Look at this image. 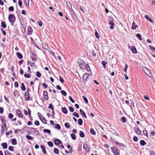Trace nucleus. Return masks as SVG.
<instances>
[{"mask_svg":"<svg viewBox=\"0 0 155 155\" xmlns=\"http://www.w3.org/2000/svg\"><path fill=\"white\" fill-rule=\"evenodd\" d=\"M8 18L9 21L11 23V25H14V22L15 20V18L14 15L13 14L9 15L8 16Z\"/></svg>","mask_w":155,"mask_h":155,"instance_id":"f257e3e1","label":"nucleus"},{"mask_svg":"<svg viewBox=\"0 0 155 155\" xmlns=\"http://www.w3.org/2000/svg\"><path fill=\"white\" fill-rule=\"evenodd\" d=\"M78 63L80 67L82 69H84L85 66V63L84 62L81 60H80L78 61Z\"/></svg>","mask_w":155,"mask_h":155,"instance_id":"f03ea898","label":"nucleus"},{"mask_svg":"<svg viewBox=\"0 0 155 155\" xmlns=\"http://www.w3.org/2000/svg\"><path fill=\"white\" fill-rule=\"evenodd\" d=\"M112 151L115 155H119V153L117 148L113 147L112 148Z\"/></svg>","mask_w":155,"mask_h":155,"instance_id":"7ed1b4c3","label":"nucleus"},{"mask_svg":"<svg viewBox=\"0 0 155 155\" xmlns=\"http://www.w3.org/2000/svg\"><path fill=\"white\" fill-rule=\"evenodd\" d=\"M110 20L109 21V24L110 25H111V26L110 27V28L111 29H113L114 28V23L112 19L111 18H110Z\"/></svg>","mask_w":155,"mask_h":155,"instance_id":"20e7f679","label":"nucleus"},{"mask_svg":"<svg viewBox=\"0 0 155 155\" xmlns=\"http://www.w3.org/2000/svg\"><path fill=\"white\" fill-rule=\"evenodd\" d=\"M83 148L87 152H88L90 151V148L89 147L88 145L86 144H84Z\"/></svg>","mask_w":155,"mask_h":155,"instance_id":"39448f33","label":"nucleus"},{"mask_svg":"<svg viewBox=\"0 0 155 155\" xmlns=\"http://www.w3.org/2000/svg\"><path fill=\"white\" fill-rule=\"evenodd\" d=\"M16 112L17 115L18 117L22 118L23 115L21 114V111L19 109L16 110Z\"/></svg>","mask_w":155,"mask_h":155,"instance_id":"423d86ee","label":"nucleus"},{"mask_svg":"<svg viewBox=\"0 0 155 155\" xmlns=\"http://www.w3.org/2000/svg\"><path fill=\"white\" fill-rule=\"evenodd\" d=\"M24 97L26 100L28 101L30 99L29 93L25 92L24 94Z\"/></svg>","mask_w":155,"mask_h":155,"instance_id":"0eeeda50","label":"nucleus"},{"mask_svg":"<svg viewBox=\"0 0 155 155\" xmlns=\"http://www.w3.org/2000/svg\"><path fill=\"white\" fill-rule=\"evenodd\" d=\"M146 70H147V73L146 72V74L150 78H153V75L151 73L149 69L146 68Z\"/></svg>","mask_w":155,"mask_h":155,"instance_id":"6e6552de","label":"nucleus"},{"mask_svg":"<svg viewBox=\"0 0 155 155\" xmlns=\"http://www.w3.org/2000/svg\"><path fill=\"white\" fill-rule=\"evenodd\" d=\"M54 144L57 145L61 143H62L61 141L59 139H55L54 140Z\"/></svg>","mask_w":155,"mask_h":155,"instance_id":"1a4fd4ad","label":"nucleus"},{"mask_svg":"<svg viewBox=\"0 0 155 155\" xmlns=\"http://www.w3.org/2000/svg\"><path fill=\"white\" fill-rule=\"evenodd\" d=\"M43 96L44 98L46 100H48V93L47 91H44L43 92Z\"/></svg>","mask_w":155,"mask_h":155,"instance_id":"9d476101","label":"nucleus"},{"mask_svg":"<svg viewBox=\"0 0 155 155\" xmlns=\"http://www.w3.org/2000/svg\"><path fill=\"white\" fill-rule=\"evenodd\" d=\"M80 112L81 114L82 115V116H83V117H84V118H87V117L86 115V114H85V112L82 110L80 109Z\"/></svg>","mask_w":155,"mask_h":155,"instance_id":"9b49d317","label":"nucleus"},{"mask_svg":"<svg viewBox=\"0 0 155 155\" xmlns=\"http://www.w3.org/2000/svg\"><path fill=\"white\" fill-rule=\"evenodd\" d=\"M13 94L14 97H18L20 96V94L18 91L17 90H15L13 92Z\"/></svg>","mask_w":155,"mask_h":155,"instance_id":"f8f14e48","label":"nucleus"},{"mask_svg":"<svg viewBox=\"0 0 155 155\" xmlns=\"http://www.w3.org/2000/svg\"><path fill=\"white\" fill-rule=\"evenodd\" d=\"M146 19L149 21L150 22L152 23V24H153V20L150 17H149L147 15H146Z\"/></svg>","mask_w":155,"mask_h":155,"instance_id":"ddd939ff","label":"nucleus"},{"mask_svg":"<svg viewBox=\"0 0 155 155\" xmlns=\"http://www.w3.org/2000/svg\"><path fill=\"white\" fill-rule=\"evenodd\" d=\"M134 130L136 133L140 135L141 134V131L139 129L138 127L134 128Z\"/></svg>","mask_w":155,"mask_h":155,"instance_id":"4468645a","label":"nucleus"},{"mask_svg":"<svg viewBox=\"0 0 155 155\" xmlns=\"http://www.w3.org/2000/svg\"><path fill=\"white\" fill-rule=\"evenodd\" d=\"M31 129H33L34 130V132L35 134L37 136L40 135L39 132L38 130H36V129L33 127H31Z\"/></svg>","mask_w":155,"mask_h":155,"instance_id":"2eb2a0df","label":"nucleus"},{"mask_svg":"<svg viewBox=\"0 0 155 155\" xmlns=\"http://www.w3.org/2000/svg\"><path fill=\"white\" fill-rule=\"evenodd\" d=\"M89 76V74H84L83 75V80H85L86 81L87 79H88Z\"/></svg>","mask_w":155,"mask_h":155,"instance_id":"dca6fc26","label":"nucleus"},{"mask_svg":"<svg viewBox=\"0 0 155 155\" xmlns=\"http://www.w3.org/2000/svg\"><path fill=\"white\" fill-rule=\"evenodd\" d=\"M62 112L64 114H66L68 113V111L65 107H62L61 108Z\"/></svg>","mask_w":155,"mask_h":155,"instance_id":"f3484780","label":"nucleus"},{"mask_svg":"<svg viewBox=\"0 0 155 155\" xmlns=\"http://www.w3.org/2000/svg\"><path fill=\"white\" fill-rule=\"evenodd\" d=\"M11 143L13 145H15L17 144V141L15 139L13 138L11 140Z\"/></svg>","mask_w":155,"mask_h":155,"instance_id":"a211bd4d","label":"nucleus"},{"mask_svg":"<svg viewBox=\"0 0 155 155\" xmlns=\"http://www.w3.org/2000/svg\"><path fill=\"white\" fill-rule=\"evenodd\" d=\"M1 145L2 146V148L4 149L7 148L8 146L7 144L6 143H2Z\"/></svg>","mask_w":155,"mask_h":155,"instance_id":"6ab92c4d","label":"nucleus"},{"mask_svg":"<svg viewBox=\"0 0 155 155\" xmlns=\"http://www.w3.org/2000/svg\"><path fill=\"white\" fill-rule=\"evenodd\" d=\"M138 26L134 22L132 24V28L133 30H134L136 29V28Z\"/></svg>","mask_w":155,"mask_h":155,"instance_id":"aec40b11","label":"nucleus"},{"mask_svg":"<svg viewBox=\"0 0 155 155\" xmlns=\"http://www.w3.org/2000/svg\"><path fill=\"white\" fill-rule=\"evenodd\" d=\"M16 55L17 57L20 59L22 58L23 56L19 52L16 53Z\"/></svg>","mask_w":155,"mask_h":155,"instance_id":"412c9836","label":"nucleus"},{"mask_svg":"<svg viewBox=\"0 0 155 155\" xmlns=\"http://www.w3.org/2000/svg\"><path fill=\"white\" fill-rule=\"evenodd\" d=\"M21 88L23 91H25L26 90V88L24 83H22L21 85Z\"/></svg>","mask_w":155,"mask_h":155,"instance_id":"4be33fe9","label":"nucleus"},{"mask_svg":"<svg viewBox=\"0 0 155 155\" xmlns=\"http://www.w3.org/2000/svg\"><path fill=\"white\" fill-rule=\"evenodd\" d=\"M79 135L82 138L84 137L85 136L84 133L82 131H80Z\"/></svg>","mask_w":155,"mask_h":155,"instance_id":"5701e85b","label":"nucleus"},{"mask_svg":"<svg viewBox=\"0 0 155 155\" xmlns=\"http://www.w3.org/2000/svg\"><path fill=\"white\" fill-rule=\"evenodd\" d=\"M149 48L153 52L155 53V48L153 47V46L150 45H149Z\"/></svg>","mask_w":155,"mask_h":155,"instance_id":"b1692460","label":"nucleus"},{"mask_svg":"<svg viewBox=\"0 0 155 155\" xmlns=\"http://www.w3.org/2000/svg\"><path fill=\"white\" fill-rule=\"evenodd\" d=\"M55 125V128H56L57 129L59 130L61 128L60 126L58 124H54Z\"/></svg>","mask_w":155,"mask_h":155,"instance_id":"393cba45","label":"nucleus"},{"mask_svg":"<svg viewBox=\"0 0 155 155\" xmlns=\"http://www.w3.org/2000/svg\"><path fill=\"white\" fill-rule=\"evenodd\" d=\"M1 26L3 28H5L6 27V25L5 22L2 21L1 23Z\"/></svg>","mask_w":155,"mask_h":155,"instance_id":"a878e982","label":"nucleus"},{"mask_svg":"<svg viewBox=\"0 0 155 155\" xmlns=\"http://www.w3.org/2000/svg\"><path fill=\"white\" fill-rule=\"evenodd\" d=\"M65 127L67 129H69L70 127V124L69 123L66 122L64 124Z\"/></svg>","mask_w":155,"mask_h":155,"instance_id":"bb28decb","label":"nucleus"},{"mask_svg":"<svg viewBox=\"0 0 155 155\" xmlns=\"http://www.w3.org/2000/svg\"><path fill=\"white\" fill-rule=\"evenodd\" d=\"M43 132L44 133H47L48 134H50L51 133V130L48 129H45L43 130Z\"/></svg>","mask_w":155,"mask_h":155,"instance_id":"cd10ccee","label":"nucleus"},{"mask_svg":"<svg viewBox=\"0 0 155 155\" xmlns=\"http://www.w3.org/2000/svg\"><path fill=\"white\" fill-rule=\"evenodd\" d=\"M90 132L93 135H95L96 134V132L93 129L91 128L90 129Z\"/></svg>","mask_w":155,"mask_h":155,"instance_id":"c85d7f7f","label":"nucleus"},{"mask_svg":"<svg viewBox=\"0 0 155 155\" xmlns=\"http://www.w3.org/2000/svg\"><path fill=\"white\" fill-rule=\"evenodd\" d=\"M78 122L79 125H82L83 124V120L81 119L80 118L78 119Z\"/></svg>","mask_w":155,"mask_h":155,"instance_id":"c756f323","label":"nucleus"},{"mask_svg":"<svg viewBox=\"0 0 155 155\" xmlns=\"http://www.w3.org/2000/svg\"><path fill=\"white\" fill-rule=\"evenodd\" d=\"M68 3L69 4H70V5L71 7V8H70V9L71 10L72 13L74 15L75 14L74 12V11L72 9L71 5V3L69 2H68Z\"/></svg>","mask_w":155,"mask_h":155,"instance_id":"7c9ffc66","label":"nucleus"},{"mask_svg":"<svg viewBox=\"0 0 155 155\" xmlns=\"http://www.w3.org/2000/svg\"><path fill=\"white\" fill-rule=\"evenodd\" d=\"M26 137L29 140H33L34 139L33 137H32L28 135H26Z\"/></svg>","mask_w":155,"mask_h":155,"instance_id":"2f4dec72","label":"nucleus"},{"mask_svg":"<svg viewBox=\"0 0 155 155\" xmlns=\"http://www.w3.org/2000/svg\"><path fill=\"white\" fill-rule=\"evenodd\" d=\"M54 152L55 153L58 154L59 153V151L57 148H55L54 149Z\"/></svg>","mask_w":155,"mask_h":155,"instance_id":"473e14b6","label":"nucleus"},{"mask_svg":"<svg viewBox=\"0 0 155 155\" xmlns=\"http://www.w3.org/2000/svg\"><path fill=\"white\" fill-rule=\"evenodd\" d=\"M73 115L77 118L79 117L78 114L76 112H75L73 113Z\"/></svg>","mask_w":155,"mask_h":155,"instance_id":"72a5a7b5","label":"nucleus"},{"mask_svg":"<svg viewBox=\"0 0 155 155\" xmlns=\"http://www.w3.org/2000/svg\"><path fill=\"white\" fill-rule=\"evenodd\" d=\"M84 68H86L87 70L88 71H91V69H90V68L88 64H87L86 65H85Z\"/></svg>","mask_w":155,"mask_h":155,"instance_id":"f704fd0d","label":"nucleus"},{"mask_svg":"<svg viewBox=\"0 0 155 155\" xmlns=\"http://www.w3.org/2000/svg\"><path fill=\"white\" fill-rule=\"evenodd\" d=\"M71 138L73 140H75L76 139L75 135L74 134H71Z\"/></svg>","mask_w":155,"mask_h":155,"instance_id":"c9c22d12","label":"nucleus"},{"mask_svg":"<svg viewBox=\"0 0 155 155\" xmlns=\"http://www.w3.org/2000/svg\"><path fill=\"white\" fill-rule=\"evenodd\" d=\"M47 143H48V145L49 147H52L53 145V143H52V142H51V141L48 142H47Z\"/></svg>","mask_w":155,"mask_h":155,"instance_id":"e433bc0d","label":"nucleus"},{"mask_svg":"<svg viewBox=\"0 0 155 155\" xmlns=\"http://www.w3.org/2000/svg\"><path fill=\"white\" fill-rule=\"evenodd\" d=\"M48 108H50L52 110H54V107L53 106V105L52 104H50L49 105V106L48 107Z\"/></svg>","mask_w":155,"mask_h":155,"instance_id":"4c0bfd02","label":"nucleus"},{"mask_svg":"<svg viewBox=\"0 0 155 155\" xmlns=\"http://www.w3.org/2000/svg\"><path fill=\"white\" fill-rule=\"evenodd\" d=\"M140 143L141 146H144L145 144V142L143 140H141L140 142Z\"/></svg>","mask_w":155,"mask_h":155,"instance_id":"58836bf2","label":"nucleus"},{"mask_svg":"<svg viewBox=\"0 0 155 155\" xmlns=\"http://www.w3.org/2000/svg\"><path fill=\"white\" fill-rule=\"evenodd\" d=\"M31 58L32 60L34 61V62L36 61L37 58L35 55H34V56H31Z\"/></svg>","mask_w":155,"mask_h":155,"instance_id":"ea45409f","label":"nucleus"},{"mask_svg":"<svg viewBox=\"0 0 155 155\" xmlns=\"http://www.w3.org/2000/svg\"><path fill=\"white\" fill-rule=\"evenodd\" d=\"M137 37L141 41L142 40V38L141 37V35L140 34H137Z\"/></svg>","mask_w":155,"mask_h":155,"instance_id":"a19ab883","label":"nucleus"},{"mask_svg":"<svg viewBox=\"0 0 155 155\" xmlns=\"http://www.w3.org/2000/svg\"><path fill=\"white\" fill-rule=\"evenodd\" d=\"M82 97L83 98L84 101H85L86 103H87L88 102V100L87 98L84 96H82Z\"/></svg>","mask_w":155,"mask_h":155,"instance_id":"79ce46f5","label":"nucleus"},{"mask_svg":"<svg viewBox=\"0 0 155 155\" xmlns=\"http://www.w3.org/2000/svg\"><path fill=\"white\" fill-rule=\"evenodd\" d=\"M121 121L123 123L126 122V120L125 117H122L121 119Z\"/></svg>","mask_w":155,"mask_h":155,"instance_id":"37998d69","label":"nucleus"},{"mask_svg":"<svg viewBox=\"0 0 155 155\" xmlns=\"http://www.w3.org/2000/svg\"><path fill=\"white\" fill-rule=\"evenodd\" d=\"M131 51L132 52L134 53H136L137 52V51L136 48L134 47L133 48H132Z\"/></svg>","mask_w":155,"mask_h":155,"instance_id":"c03bdc74","label":"nucleus"},{"mask_svg":"<svg viewBox=\"0 0 155 155\" xmlns=\"http://www.w3.org/2000/svg\"><path fill=\"white\" fill-rule=\"evenodd\" d=\"M61 93L64 96H66L67 95L66 92L64 90H61Z\"/></svg>","mask_w":155,"mask_h":155,"instance_id":"a18cd8bd","label":"nucleus"},{"mask_svg":"<svg viewBox=\"0 0 155 155\" xmlns=\"http://www.w3.org/2000/svg\"><path fill=\"white\" fill-rule=\"evenodd\" d=\"M32 30H31V28H29V29L28 30V35H30L31 34L32 32Z\"/></svg>","mask_w":155,"mask_h":155,"instance_id":"49530a36","label":"nucleus"},{"mask_svg":"<svg viewBox=\"0 0 155 155\" xmlns=\"http://www.w3.org/2000/svg\"><path fill=\"white\" fill-rule=\"evenodd\" d=\"M102 63L103 65L104 68H105L106 67V64L107 63V62H105L104 61H102Z\"/></svg>","mask_w":155,"mask_h":155,"instance_id":"de8ad7c7","label":"nucleus"},{"mask_svg":"<svg viewBox=\"0 0 155 155\" xmlns=\"http://www.w3.org/2000/svg\"><path fill=\"white\" fill-rule=\"evenodd\" d=\"M36 75L38 77H40L41 75V73L39 71H37L36 73Z\"/></svg>","mask_w":155,"mask_h":155,"instance_id":"09e8293b","label":"nucleus"},{"mask_svg":"<svg viewBox=\"0 0 155 155\" xmlns=\"http://www.w3.org/2000/svg\"><path fill=\"white\" fill-rule=\"evenodd\" d=\"M0 118L1 120L2 121V122L3 123V124H5L6 122L5 120L3 117H1Z\"/></svg>","mask_w":155,"mask_h":155,"instance_id":"8fccbe9b","label":"nucleus"},{"mask_svg":"<svg viewBox=\"0 0 155 155\" xmlns=\"http://www.w3.org/2000/svg\"><path fill=\"white\" fill-rule=\"evenodd\" d=\"M68 108H69V110L71 112H72L74 111V109L72 107L70 106Z\"/></svg>","mask_w":155,"mask_h":155,"instance_id":"3c124183","label":"nucleus"},{"mask_svg":"<svg viewBox=\"0 0 155 155\" xmlns=\"http://www.w3.org/2000/svg\"><path fill=\"white\" fill-rule=\"evenodd\" d=\"M8 10L10 11H13L14 10V7L12 6H11L9 8Z\"/></svg>","mask_w":155,"mask_h":155,"instance_id":"603ef678","label":"nucleus"},{"mask_svg":"<svg viewBox=\"0 0 155 155\" xmlns=\"http://www.w3.org/2000/svg\"><path fill=\"white\" fill-rule=\"evenodd\" d=\"M34 123L35 125L36 126H39L40 124L38 120H35Z\"/></svg>","mask_w":155,"mask_h":155,"instance_id":"864d4df0","label":"nucleus"},{"mask_svg":"<svg viewBox=\"0 0 155 155\" xmlns=\"http://www.w3.org/2000/svg\"><path fill=\"white\" fill-rule=\"evenodd\" d=\"M28 115H29V117L30 118H31V110L28 108Z\"/></svg>","mask_w":155,"mask_h":155,"instance_id":"5fc2aeb1","label":"nucleus"},{"mask_svg":"<svg viewBox=\"0 0 155 155\" xmlns=\"http://www.w3.org/2000/svg\"><path fill=\"white\" fill-rule=\"evenodd\" d=\"M24 76L25 77L28 78H29L31 77V75H29L26 73L24 74Z\"/></svg>","mask_w":155,"mask_h":155,"instance_id":"6e6d98bb","label":"nucleus"},{"mask_svg":"<svg viewBox=\"0 0 155 155\" xmlns=\"http://www.w3.org/2000/svg\"><path fill=\"white\" fill-rule=\"evenodd\" d=\"M12 132L11 130H10L9 131L7 132L6 133V135H9L11 134H12Z\"/></svg>","mask_w":155,"mask_h":155,"instance_id":"4d7b16f0","label":"nucleus"},{"mask_svg":"<svg viewBox=\"0 0 155 155\" xmlns=\"http://www.w3.org/2000/svg\"><path fill=\"white\" fill-rule=\"evenodd\" d=\"M8 149L9 150L13 151L14 150L13 147L12 146H10L8 147Z\"/></svg>","mask_w":155,"mask_h":155,"instance_id":"13d9d810","label":"nucleus"},{"mask_svg":"<svg viewBox=\"0 0 155 155\" xmlns=\"http://www.w3.org/2000/svg\"><path fill=\"white\" fill-rule=\"evenodd\" d=\"M69 99L70 101L72 103H74L75 102V101L72 99L71 96L69 97Z\"/></svg>","mask_w":155,"mask_h":155,"instance_id":"bf43d9fd","label":"nucleus"},{"mask_svg":"<svg viewBox=\"0 0 155 155\" xmlns=\"http://www.w3.org/2000/svg\"><path fill=\"white\" fill-rule=\"evenodd\" d=\"M95 35L96 37L97 38H100V37L98 35V33L96 31H95Z\"/></svg>","mask_w":155,"mask_h":155,"instance_id":"052dcab7","label":"nucleus"},{"mask_svg":"<svg viewBox=\"0 0 155 155\" xmlns=\"http://www.w3.org/2000/svg\"><path fill=\"white\" fill-rule=\"evenodd\" d=\"M150 134L151 136H154L155 135V132L153 131H151L150 132Z\"/></svg>","mask_w":155,"mask_h":155,"instance_id":"680f3d73","label":"nucleus"},{"mask_svg":"<svg viewBox=\"0 0 155 155\" xmlns=\"http://www.w3.org/2000/svg\"><path fill=\"white\" fill-rule=\"evenodd\" d=\"M14 86L15 87H18V84L17 81H15V82Z\"/></svg>","mask_w":155,"mask_h":155,"instance_id":"e2e57ef3","label":"nucleus"},{"mask_svg":"<svg viewBox=\"0 0 155 155\" xmlns=\"http://www.w3.org/2000/svg\"><path fill=\"white\" fill-rule=\"evenodd\" d=\"M13 117V115L11 114L10 113L8 115V117L10 119H12Z\"/></svg>","mask_w":155,"mask_h":155,"instance_id":"0e129e2a","label":"nucleus"},{"mask_svg":"<svg viewBox=\"0 0 155 155\" xmlns=\"http://www.w3.org/2000/svg\"><path fill=\"white\" fill-rule=\"evenodd\" d=\"M42 85L45 88H47L48 87V85L46 84L45 83H43Z\"/></svg>","mask_w":155,"mask_h":155,"instance_id":"69168bd1","label":"nucleus"},{"mask_svg":"<svg viewBox=\"0 0 155 155\" xmlns=\"http://www.w3.org/2000/svg\"><path fill=\"white\" fill-rule=\"evenodd\" d=\"M25 3L26 5H29V0H24Z\"/></svg>","mask_w":155,"mask_h":155,"instance_id":"338daca9","label":"nucleus"},{"mask_svg":"<svg viewBox=\"0 0 155 155\" xmlns=\"http://www.w3.org/2000/svg\"><path fill=\"white\" fill-rule=\"evenodd\" d=\"M18 4L20 7H21L22 5V1L21 0H19L18 2Z\"/></svg>","mask_w":155,"mask_h":155,"instance_id":"774afa93","label":"nucleus"}]
</instances>
